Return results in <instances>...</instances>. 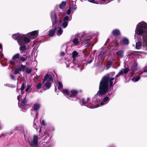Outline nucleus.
<instances>
[{"label": "nucleus", "mask_w": 147, "mask_h": 147, "mask_svg": "<svg viewBox=\"0 0 147 147\" xmlns=\"http://www.w3.org/2000/svg\"><path fill=\"white\" fill-rule=\"evenodd\" d=\"M115 74V72H113L108 73L103 77L99 84V90L94 95L95 98L97 97L98 95L101 96L105 94L108 92L109 88L113 87V81L115 78L112 77Z\"/></svg>", "instance_id": "1"}, {"label": "nucleus", "mask_w": 147, "mask_h": 147, "mask_svg": "<svg viewBox=\"0 0 147 147\" xmlns=\"http://www.w3.org/2000/svg\"><path fill=\"white\" fill-rule=\"evenodd\" d=\"M138 27L136 30L138 35H141L143 34L144 41L143 43V46L147 50V24L144 22H141L138 24Z\"/></svg>", "instance_id": "2"}, {"label": "nucleus", "mask_w": 147, "mask_h": 147, "mask_svg": "<svg viewBox=\"0 0 147 147\" xmlns=\"http://www.w3.org/2000/svg\"><path fill=\"white\" fill-rule=\"evenodd\" d=\"M21 38L19 40V45L20 46L25 45L29 43L30 42V39L25 36L24 34L22 35Z\"/></svg>", "instance_id": "3"}, {"label": "nucleus", "mask_w": 147, "mask_h": 147, "mask_svg": "<svg viewBox=\"0 0 147 147\" xmlns=\"http://www.w3.org/2000/svg\"><path fill=\"white\" fill-rule=\"evenodd\" d=\"M38 136L35 135L34 136L33 140L29 141L28 143L32 147H36L38 144Z\"/></svg>", "instance_id": "4"}, {"label": "nucleus", "mask_w": 147, "mask_h": 147, "mask_svg": "<svg viewBox=\"0 0 147 147\" xmlns=\"http://www.w3.org/2000/svg\"><path fill=\"white\" fill-rule=\"evenodd\" d=\"M129 69L127 67H125V68H123L121 69L119 72L116 75L115 79L116 78H118L121 75L123 74H126L129 71Z\"/></svg>", "instance_id": "5"}, {"label": "nucleus", "mask_w": 147, "mask_h": 147, "mask_svg": "<svg viewBox=\"0 0 147 147\" xmlns=\"http://www.w3.org/2000/svg\"><path fill=\"white\" fill-rule=\"evenodd\" d=\"M78 93V92L77 90L73 89L70 91V95L68 98L69 100H72L71 98L76 97Z\"/></svg>", "instance_id": "6"}, {"label": "nucleus", "mask_w": 147, "mask_h": 147, "mask_svg": "<svg viewBox=\"0 0 147 147\" xmlns=\"http://www.w3.org/2000/svg\"><path fill=\"white\" fill-rule=\"evenodd\" d=\"M51 19L52 21L53 25L57 23V14L55 12H53L51 14Z\"/></svg>", "instance_id": "7"}, {"label": "nucleus", "mask_w": 147, "mask_h": 147, "mask_svg": "<svg viewBox=\"0 0 147 147\" xmlns=\"http://www.w3.org/2000/svg\"><path fill=\"white\" fill-rule=\"evenodd\" d=\"M20 58V54L19 53H17L12 58V60H11L10 62V63L13 65H15V63L14 61L18 59H19Z\"/></svg>", "instance_id": "8"}, {"label": "nucleus", "mask_w": 147, "mask_h": 147, "mask_svg": "<svg viewBox=\"0 0 147 147\" xmlns=\"http://www.w3.org/2000/svg\"><path fill=\"white\" fill-rule=\"evenodd\" d=\"M57 29V27L56 26H54V29L50 30L49 31L48 36L49 37L53 36Z\"/></svg>", "instance_id": "9"}, {"label": "nucleus", "mask_w": 147, "mask_h": 147, "mask_svg": "<svg viewBox=\"0 0 147 147\" xmlns=\"http://www.w3.org/2000/svg\"><path fill=\"white\" fill-rule=\"evenodd\" d=\"M30 57V55H24L20 57V60L22 62H23L27 60V58Z\"/></svg>", "instance_id": "10"}, {"label": "nucleus", "mask_w": 147, "mask_h": 147, "mask_svg": "<svg viewBox=\"0 0 147 147\" xmlns=\"http://www.w3.org/2000/svg\"><path fill=\"white\" fill-rule=\"evenodd\" d=\"M22 35L17 34H13L12 36V37L14 40H17L19 44V40L20 38H21Z\"/></svg>", "instance_id": "11"}, {"label": "nucleus", "mask_w": 147, "mask_h": 147, "mask_svg": "<svg viewBox=\"0 0 147 147\" xmlns=\"http://www.w3.org/2000/svg\"><path fill=\"white\" fill-rule=\"evenodd\" d=\"M112 34L114 36H117L121 34V32L118 29H115L112 31Z\"/></svg>", "instance_id": "12"}, {"label": "nucleus", "mask_w": 147, "mask_h": 147, "mask_svg": "<svg viewBox=\"0 0 147 147\" xmlns=\"http://www.w3.org/2000/svg\"><path fill=\"white\" fill-rule=\"evenodd\" d=\"M15 131H20L21 133H22L24 134V136H25V131L24 130V128L22 126H19L16 127L15 129Z\"/></svg>", "instance_id": "13"}, {"label": "nucleus", "mask_w": 147, "mask_h": 147, "mask_svg": "<svg viewBox=\"0 0 147 147\" xmlns=\"http://www.w3.org/2000/svg\"><path fill=\"white\" fill-rule=\"evenodd\" d=\"M119 44L117 40H115L112 41L109 44V46L111 47H116L119 46Z\"/></svg>", "instance_id": "14"}, {"label": "nucleus", "mask_w": 147, "mask_h": 147, "mask_svg": "<svg viewBox=\"0 0 147 147\" xmlns=\"http://www.w3.org/2000/svg\"><path fill=\"white\" fill-rule=\"evenodd\" d=\"M40 105L38 103L34 104L33 105L34 110V111H38L40 107Z\"/></svg>", "instance_id": "15"}, {"label": "nucleus", "mask_w": 147, "mask_h": 147, "mask_svg": "<svg viewBox=\"0 0 147 147\" xmlns=\"http://www.w3.org/2000/svg\"><path fill=\"white\" fill-rule=\"evenodd\" d=\"M38 32L37 30L33 31L30 32V34L32 36H34L35 38H36L38 36Z\"/></svg>", "instance_id": "16"}, {"label": "nucleus", "mask_w": 147, "mask_h": 147, "mask_svg": "<svg viewBox=\"0 0 147 147\" xmlns=\"http://www.w3.org/2000/svg\"><path fill=\"white\" fill-rule=\"evenodd\" d=\"M109 99V97L106 96L104 97L102 101H101L100 103V105H102L104 104V102H106Z\"/></svg>", "instance_id": "17"}, {"label": "nucleus", "mask_w": 147, "mask_h": 147, "mask_svg": "<svg viewBox=\"0 0 147 147\" xmlns=\"http://www.w3.org/2000/svg\"><path fill=\"white\" fill-rule=\"evenodd\" d=\"M142 74H143V73L137 76L133 77L131 79L134 82L138 81L140 78V75H141Z\"/></svg>", "instance_id": "18"}, {"label": "nucleus", "mask_w": 147, "mask_h": 147, "mask_svg": "<svg viewBox=\"0 0 147 147\" xmlns=\"http://www.w3.org/2000/svg\"><path fill=\"white\" fill-rule=\"evenodd\" d=\"M117 55L121 57H122L123 56V52L122 50H120L116 52Z\"/></svg>", "instance_id": "19"}, {"label": "nucleus", "mask_w": 147, "mask_h": 147, "mask_svg": "<svg viewBox=\"0 0 147 147\" xmlns=\"http://www.w3.org/2000/svg\"><path fill=\"white\" fill-rule=\"evenodd\" d=\"M122 41L124 45H128L129 44L128 39L126 38H124L122 39Z\"/></svg>", "instance_id": "20"}, {"label": "nucleus", "mask_w": 147, "mask_h": 147, "mask_svg": "<svg viewBox=\"0 0 147 147\" xmlns=\"http://www.w3.org/2000/svg\"><path fill=\"white\" fill-rule=\"evenodd\" d=\"M136 48L137 49H139L141 48V43L139 41L137 42L136 43Z\"/></svg>", "instance_id": "21"}, {"label": "nucleus", "mask_w": 147, "mask_h": 147, "mask_svg": "<svg viewBox=\"0 0 147 147\" xmlns=\"http://www.w3.org/2000/svg\"><path fill=\"white\" fill-rule=\"evenodd\" d=\"M15 72L14 74H20L19 72L21 71L20 67H18V68L15 67L14 69Z\"/></svg>", "instance_id": "22"}, {"label": "nucleus", "mask_w": 147, "mask_h": 147, "mask_svg": "<svg viewBox=\"0 0 147 147\" xmlns=\"http://www.w3.org/2000/svg\"><path fill=\"white\" fill-rule=\"evenodd\" d=\"M66 2L65 1H62L61 3L59 5V7L60 9H63L66 5Z\"/></svg>", "instance_id": "23"}, {"label": "nucleus", "mask_w": 147, "mask_h": 147, "mask_svg": "<svg viewBox=\"0 0 147 147\" xmlns=\"http://www.w3.org/2000/svg\"><path fill=\"white\" fill-rule=\"evenodd\" d=\"M20 51L24 52L26 50V45H23L22 46H20Z\"/></svg>", "instance_id": "24"}, {"label": "nucleus", "mask_w": 147, "mask_h": 147, "mask_svg": "<svg viewBox=\"0 0 147 147\" xmlns=\"http://www.w3.org/2000/svg\"><path fill=\"white\" fill-rule=\"evenodd\" d=\"M51 83L50 82H47L45 84V86L47 88H49L51 86Z\"/></svg>", "instance_id": "25"}, {"label": "nucleus", "mask_w": 147, "mask_h": 147, "mask_svg": "<svg viewBox=\"0 0 147 147\" xmlns=\"http://www.w3.org/2000/svg\"><path fill=\"white\" fill-rule=\"evenodd\" d=\"M78 53L76 51H74L72 53V57L73 58H76L78 55Z\"/></svg>", "instance_id": "26"}, {"label": "nucleus", "mask_w": 147, "mask_h": 147, "mask_svg": "<svg viewBox=\"0 0 147 147\" xmlns=\"http://www.w3.org/2000/svg\"><path fill=\"white\" fill-rule=\"evenodd\" d=\"M49 76L47 77L48 80L47 81V82H50L51 81H53V79L52 75L51 74H49Z\"/></svg>", "instance_id": "27"}, {"label": "nucleus", "mask_w": 147, "mask_h": 147, "mask_svg": "<svg viewBox=\"0 0 147 147\" xmlns=\"http://www.w3.org/2000/svg\"><path fill=\"white\" fill-rule=\"evenodd\" d=\"M73 42L75 45H77L79 43V41L78 39L76 38H75L73 40Z\"/></svg>", "instance_id": "28"}, {"label": "nucleus", "mask_w": 147, "mask_h": 147, "mask_svg": "<svg viewBox=\"0 0 147 147\" xmlns=\"http://www.w3.org/2000/svg\"><path fill=\"white\" fill-rule=\"evenodd\" d=\"M26 72L27 74H29L32 71V69H31L27 67L25 69Z\"/></svg>", "instance_id": "29"}, {"label": "nucleus", "mask_w": 147, "mask_h": 147, "mask_svg": "<svg viewBox=\"0 0 147 147\" xmlns=\"http://www.w3.org/2000/svg\"><path fill=\"white\" fill-rule=\"evenodd\" d=\"M112 63L113 62L111 61L108 62L107 63V69H108L110 67Z\"/></svg>", "instance_id": "30"}, {"label": "nucleus", "mask_w": 147, "mask_h": 147, "mask_svg": "<svg viewBox=\"0 0 147 147\" xmlns=\"http://www.w3.org/2000/svg\"><path fill=\"white\" fill-rule=\"evenodd\" d=\"M63 92L64 93L66 94L70 95V91H69L67 89H65L62 90Z\"/></svg>", "instance_id": "31"}, {"label": "nucleus", "mask_w": 147, "mask_h": 147, "mask_svg": "<svg viewBox=\"0 0 147 147\" xmlns=\"http://www.w3.org/2000/svg\"><path fill=\"white\" fill-rule=\"evenodd\" d=\"M26 65H23L22 64L20 65V68L21 69V71H24L25 69H26Z\"/></svg>", "instance_id": "32"}, {"label": "nucleus", "mask_w": 147, "mask_h": 147, "mask_svg": "<svg viewBox=\"0 0 147 147\" xmlns=\"http://www.w3.org/2000/svg\"><path fill=\"white\" fill-rule=\"evenodd\" d=\"M58 88L59 90H60L63 87V86L61 82L59 81L58 82Z\"/></svg>", "instance_id": "33"}, {"label": "nucleus", "mask_w": 147, "mask_h": 147, "mask_svg": "<svg viewBox=\"0 0 147 147\" xmlns=\"http://www.w3.org/2000/svg\"><path fill=\"white\" fill-rule=\"evenodd\" d=\"M68 22L67 21H64L62 24V26L64 28H65L67 26Z\"/></svg>", "instance_id": "34"}, {"label": "nucleus", "mask_w": 147, "mask_h": 147, "mask_svg": "<svg viewBox=\"0 0 147 147\" xmlns=\"http://www.w3.org/2000/svg\"><path fill=\"white\" fill-rule=\"evenodd\" d=\"M138 52L137 51H134L131 53H129L128 55V56H130L132 55H135Z\"/></svg>", "instance_id": "35"}, {"label": "nucleus", "mask_w": 147, "mask_h": 147, "mask_svg": "<svg viewBox=\"0 0 147 147\" xmlns=\"http://www.w3.org/2000/svg\"><path fill=\"white\" fill-rule=\"evenodd\" d=\"M62 32L63 30L61 28H60L58 30L57 33V35H60L62 34Z\"/></svg>", "instance_id": "36"}, {"label": "nucleus", "mask_w": 147, "mask_h": 147, "mask_svg": "<svg viewBox=\"0 0 147 147\" xmlns=\"http://www.w3.org/2000/svg\"><path fill=\"white\" fill-rule=\"evenodd\" d=\"M42 86V83L41 82H39L36 86V88L37 89H40L41 87Z\"/></svg>", "instance_id": "37"}, {"label": "nucleus", "mask_w": 147, "mask_h": 147, "mask_svg": "<svg viewBox=\"0 0 147 147\" xmlns=\"http://www.w3.org/2000/svg\"><path fill=\"white\" fill-rule=\"evenodd\" d=\"M48 76V74H46L45 75L44 79H43V81H42V84H44L46 80L47 79V77Z\"/></svg>", "instance_id": "38"}, {"label": "nucleus", "mask_w": 147, "mask_h": 147, "mask_svg": "<svg viewBox=\"0 0 147 147\" xmlns=\"http://www.w3.org/2000/svg\"><path fill=\"white\" fill-rule=\"evenodd\" d=\"M26 98H24L23 100L22 101V104L23 106H24L25 105L26 103Z\"/></svg>", "instance_id": "39"}, {"label": "nucleus", "mask_w": 147, "mask_h": 147, "mask_svg": "<svg viewBox=\"0 0 147 147\" xmlns=\"http://www.w3.org/2000/svg\"><path fill=\"white\" fill-rule=\"evenodd\" d=\"M71 12V5H70L69 7V9L67 11L66 14L69 15Z\"/></svg>", "instance_id": "40"}, {"label": "nucleus", "mask_w": 147, "mask_h": 147, "mask_svg": "<svg viewBox=\"0 0 147 147\" xmlns=\"http://www.w3.org/2000/svg\"><path fill=\"white\" fill-rule=\"evenodd\" d=\"M69 18L68 16H66L63 19V20L64 21H69Z\"/></svg>", "instance_id": "41"}, {"label": "nucleus", "mask_w": 147, "mask_h": 147, "mask_svg": "<svg viewBox=\"0 0 147 147\" xmlns=\"http://www.w3.org/2000/svg\"><path fill=\"white\" fill-rule=\"evenodd\" d=\"M25 83L23 82L21 85V88H20V90L21 91H23L25 88Z\"/></svg>", "instance_id": "42"}, {"label": "nucleus", "mask_w": 147, "mask_h": 147, "mask_svg": "<svg viewBox=\"0 0 147 147\" xmlns=\"http://www.w3.org/2000/svg\"><path fill=\"white\" fill-rule=\"evenodd\" d=\"M88 1L92 3L97 4L98 2L97 1H95V0H88Z\"/></svg>", "instance_id": "43"}, {"label": "nucleus", "mask_w": 147, "mask_h": 147, "mask_svg": "<svg viewBox=\"0 0 147 147\" xmlns=\"http://www.w3.org/2000/svg\"><path fill=\"white\" fill-rule=\"evenodd\" d=\"M82 104L83 105L87 103L86 101L85 100V99L84 98H83L82 99Z\"/></svg>", "instance_id": "44"}, {"label": "nucleus", "mask_w": 147, "mask_h": 147, "mask_svg": "<svg viewBox=\"0 0 147 147\" xmlns=\"http://www.w3.org/2000/svg\"><path fill=\"white\" fill-rule=\"evenodd\" d=\"M138 64L136 62H135L134 64H133V67L134 69L136 68L138 66Z\"/></svg>", "instance_id": "45"}, {"label": "nucleus", "mask_w": 147, "mask_h": 147, "mask_svg": "<svg viewBox=\"0 0 147 147\" xmlns=\"http://www.w3.org/2000/svg\"><path fill=\"white\" fill-rule=\"evenodd\" d=\"M91 39V38H88L87 39H86L84 40V41H83V42L85 41V42H90V39Z\"/></svg>", "instance_id": "46"}, {"label": "nucleus", "mask_w": 147, "mask_h": 147, "mask_svg": "<svg viewBox=\"0 0 147 147\" xmlns=\"http://www.w3.org/2000/svg\"><path fill=\"white\" fill-rule=\"evenodd\" d=\"M30 88V85H28L27 86L26 89L25 91L26 92H27L28 91L29 89Z\"/></svg>", "instance_id": "47"}, {"label": "nucleus", "mask_w": 147, "mask_h": 147, "mask_svg": "<svg viewBox=\"0 0 147 147\" xmlns=\"http://www.w3.org/2000/svg\"><path fill=\"white\" fill-rule=\"evenodd\" d=\"M41 123L42 125H46L45 122V121L44 120H42V121Z\"/></svg>", "instance_id": "48"}, {"label": "nucleus", "mask_w": 147, "mask_h": 147, "mask_svg": "<svg viewBox=\"0 0 147 147\" xmlns=\"http://www.w3.org/2000/svg\"><path fill=\"white\" fill-rule=\"evenodd\" d=\"M26 36L29 37V38L30 39H32V38H31V34H30V33H28V34H26Z\"/></svg>", "instance_id": "49"}, {"label": "nucleus", "mask_w": 147, "mask_h": 147, "mask_svg": "<svg viewBox=\"0 0 147 147\" xmlns=\"http://www.w3.org/2000/svg\"><path fill=\"white\" fill-rule=\"evenodd\" d=\"M10 78L12 80L14 79L15 78V77L13 74H11L10 75Z\"/></svg>", "instance_id": "50"}, {"label": "nucleus", "mask_w": 147, "mask_h": 147, "mask_svg": "<svg viewBox=\"0 0 147 147\" xmlns=\"http://www.w3.org/2000/svg\"><path fill=\"white\" fill-rule=\"evenodd\" d=\"M65 55V53L64 52H61V56H63Z\"/></svg>", "instance_id": "51"}, {"label": "nucleus", "mask_w": 147, "mask_h": 147, "mask_svg": "<svg viewBox=\"0 0 147 147\" xmlns=\"http://www.w3.org/2000/svg\"><path fill=\"white\" fill-rule=\"evenodd\" d=\"M76 6H74V7H73V9L75 10H76L77 8V7H76Z\"/></svg>", "instance_id": "52"}, {"label": "nucleus", "mask_w": 147, "mask_h": 147, "mask_svg": "<svg viewBox=\"0 0 147 147\" xmlns=\"http://www.w3.org/2000/svg\"><path fill=\"white\" fill-rule=\"evenodd\" d=\"M92 59H91V60H90V61H88V63L90 64V63H91V62H92Z\"/></svg>", "instance_id": "53"}, {"label": "nucleus", "mask_w": 147, "mask_h": 147, "mask_svg": "<svg viewBox=\"0 0 147 147\" xmlns=\"http://www.w3.org/2000/svg\"><path fill=\"white\" fill-rule=\"evenodd\" d=\"M117 80L115 79V82H114V84H113V86L114 85L117 83Z\"/></svg>", "instance_id": "54"}, {"label": "nucleus", "mask_w": 147, "mask_h": 147, "mask_svg": "<svg viewBox=\"0 0 147 147\" xmlns=\"http://www.w3.org/2000/svg\"><path fill=\"white\" fill-rule=\"evenodd\" d=\"M90 98H89L88 97L87 98V100H86V102H87V103H88V102L89 101V100H90Z\"/></svg>", "instance_id": "55"}, {"label": "nucleus", "mask_w": 147, "mask_h": 147, "mask_svg": "<svg viewBox=\"0 0 147 147\" xmlns=\"http://www.w3.org/2000/svg\"><path fill=\"white\" fill-rule=\"evenodd\" d=\"M60 23H61L62 22L61 19H60V20L58 21Z\"/></svg>", "instance_id": "56"}, {"label": "nucleus", "mask_w": 147, "mask_h": 147, "mask_svg": "<svg viewBox=\"0 0 147 147\" xmlns=\"http://www.w3.org/2000/svg\"><path fill=\"white\" fill-rule=\"evenodd\" d=\"M15 132V131H12L11 133H10V134H13V133H14Z\"/></svg>", "instance_id": "57"}, {"label": "nucleus", "mask_w": 147, "mask_h": 147, "mask_svg": "<svg viewBox=\"0 0 147 147\" xmlns=\"http://www.w3.org/2000/svg\"><path fill=\"white\" fill-rule=\"evenodd\" d=\"M85 36V35L84 34H82L81 36V37L82 38H83V37L84 36Z\"/></svg>", "instance_id": "58"}, {"label": "nucleus", "mask_w": 147, "mask_h": 147, "mask_svg": "<svg viewBox=\"0 0 147 147\" xmlns=\"http://www.w3.org/2000/svg\"><path fill=\"white\" fill-rule=\"evenodd\" d=\"M96 100L97 101H99V102H100V99H98V98H97Z\"/></svg>", "instance_id": "59"}, {"label": "nucleus", "mask_w": 147, "mask_h": 147, "mask_svg": "<svg viewBox=\"0 0 147 147\" xmlns=\"http://www.w3.org/2000/svg\"><path fill=\"white\" fill-rule=\"evenodd\" d=\"M17 98L18 99V100H19L20 99V98L19 96H18L17 97Z\"/></svg>", "instance_id": "60"}, {"label": "nucleus", "mask_w": 147, "mask_h": 147, "mask_svg": "<svg viewBox=\"0 0 147 147\" xmlns=\"http://www.w3.org/2000/svg\"><path fill=\"white\" fill-rule=\"evenodd\" d=\"M2 47L1 45L0 44V49H2Z\"/></svg>", "instance_id": "61"}, {"label": "nucleus", "mask_w": 147, "mask_h": 147, "mask_svg": "<svg viewBox=\"0 0 147 147\" xmlns=\"http://www.w3.org/2000/svg\"><path fill=\"white\" fill-rule=\"evenodd\" d=\"M57 90V88H56V87L55 86V92H56Z\"/></svg>", "instance_id": "62"}, {"label": "nucleus", "mask_w": 147, "mask_h": 147, "mask_svg": "<svg viewBox=\"0 0 147 147\" xmlns=\"http://www.w3.org/2000/svg\"><path fill=\"white\" fill-rule=\"evenodd\" d=\"M110 147H114V146L113 145H111Z\"/></svg>", "instance_id": "63"}, {"label": "nucleus", "mask_w": 147, "mask_h": 147, "mask_svg": "<svg viewBox=\"0 0 147 147\" xmlns=\"http://www.w3.org/2000/svg\"><path fill=\"white\" fill-rule=\"evenodd\" d=\"M101 54H99L98 55V56H100V55H101Z\"/></svg>", "instance_id": "64"}]
</instances>
